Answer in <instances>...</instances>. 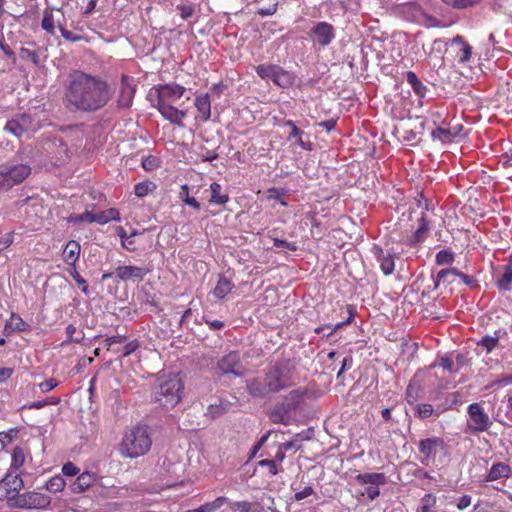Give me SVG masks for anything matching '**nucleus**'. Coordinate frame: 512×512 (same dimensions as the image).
Here are the masks:
<instances>
[{
	"mask_svg": "<svg viewBox=\"0 0 512 512\" xmlns=\"http://www.w3.org/2000/svg\"><path fill=\"white\" fill-rule=\"evenodd\" d=\"M112 90L104 79L82 71H74L65 85L63 102L71 112H95L112 98Z\"/></svg>",
	"mask_w": 512,
	"mask_h": 512,
	"instance_id": "nucleus-1",
	"label": "nucleus"
},
{
	"mask_svg": "<svg viewBox=\"0 0 512 512\" xmlns=\"http://www.w3.org/2000/svg\"><path fill=\"white\" fill-rule=\"evenodd\" d=\"M430 202L423 195L416 199L415 206H410L402 212L396 223V229L402 234L401 242L406 246H416L425 241L429 231V220L425 209H429Z\"/></svg>",
	"mask_w": 512,
	"mask_h": 512,
	"instance_id": "nucleus-2",
	"label": "nucleus"
},
{
	"mask_svg": "<svg viewBox=\"0 0 512 512\" xmlns=\"http://www.w3.org/2000/svg\"><path fill=\"white\" fill-rule=\"evenodd\" d=\"M152 90L156 95L154 107L161 116L178 127H184L183 120L187 112L178 109L174 104L185 94L186 88L178 83H166L158 84Z\"/></svg>",
	"mask_w": 512,
	"mask_h": 512,
	"instance_id": "nucleus-3",
	"label": "nucleus"
},
{
	"mask_svg": "<svg viewBox=\"0 0 512 512\" xmlns=\"http://www.w3.org/2000/svg\"><path fill=\"white\" fill-rule=\"evenodd\" d=\"M151 438L144 426H135L127 431L120 444L123 457L137 458L145 455L151 448Z\"/></svg>",
	"mask_w": 512,
	"mask_h": 512,
	"instance_id": "nucleus-4",
	"label": "nucleus"
},
{
	"mask_svg": "<svg viewBox=\"0 0 512 512\" xmlns=\"http://www.w3.org/2000/svg\"><path fill=\"white\" fill-rule=\"evenodd\" d=\"M183 388V382L178 375H169L160 382L155 392V401L163 407L173 408L181 401Z\"/></svg>",
	"mask_w": 512,
	"mask_h": 512,
	"instance_id": "nucleus-5",
	"label": "nucleus"
},
{
	"mask_svg": "<svg viewBox=\"0 0 512 512\" xmlns=\"http://www.w3.org/2000/svg\"><path fill=\"white\" fill-rule=\"evenodd\" d=\"M264 381L270 393L279 392L293 384L292 370L287 364L276 363L269 367Z\"/></svg>",
	"mask_w": 512,
	"mask_h": 512,
	"instance_id": "nucleus-6",
	"label": "nucleus"
},
{
	"mask_svg": "<svg viewBox=\"0 0 512 512\" xmlns=\"http://www.w3.org/2000/svg\"><path fill=\"white\" fill-rule=\"evenodd\" d=\"M24 488V481L21 473L8 470L5 476L0 480V501H6L12 507L16 503V498L21 494Z\"/></svg>",
	"mask_w": 512,
	"mask_h": 512,
	"instance_id": "nucleus-7",
	"label": "nucleus"
},
{
	"mask_svg": "<svg viewBox=\"0 0 512 512\" xmlns=\"http://www.w3.org/2000/svg\"><path fill=\"white\" fill-rule=\"evenodd\" d=\"M467 431L473 435L486 432L492 426V421L480 403H472L467 407Z\"/></svg>",
	"mask_w": 512,
	"mask_h": 512,
	"instance_id": "nucleus-8",
	"label": "nucleus"
},
{
	"mask_svg": "<svg viewBox=\"0 0 512 512\" xmlns=\"http://www.w3.org/2000/svg\"><path fill=\"white\" fill-rule=\"evenodd\" d=\"M217 370L225 376L243 377L246 374V367L242 363L239 352L232 351L217 361Z\"/></svg>",
	"mask_w": 512,
	"mask_h": 512,
	"instance_id": "nucleus-9",
	"label": "nucleus"
},
{
	"mask_svg": "<svg viewBox=\"0 0 512 512\" xmlns=\"http://www.w3.org/2000/svg\"><path fill=\"white\" fill-rule=\"evenodd\" d=\"M5 131L20 138L21 136L29 133H34L39 129L31 115L27 113L16 114L12 119L7 121Z\"/></svg>",
	"mask_w": 512,
	"mask_h": 512,
	"instance_id": "nucleus-10",
	"label": "nucleus"
},
{
	"mask_svg": "<svg viewBox=\"0 0 512 512\" xmlns=\"http://www.w3.org/2000/svg\"><path fill=\"white\" fill-rule=\"evenodd\" d=\"M418 450L420 462L423 465L429 466L435 462L438 452L446 450V443L440 437L425 438L419 441Z\"/></svg>",
	"mask_w": 512,
	"mask_h": 512,
	"instance_id": "nucleus-11",
	"label": "nucleus"
},
{
	"mask_svg": "<svg viewBox=\"0 0 512 512\" xmlns=\"http://www.w3.org/2000/svg\"><path fill=\"white\" fill-rule=\"evenodd\" d=\"M51 503V497L38 491H27L16 498L12 507L19 509H46Z\"/></svg>",
	"mask_w": 512,
	"mask_h": 512,
	"instance_id": "nucleus-12",
	"label": "nucleus"
},
{
	"mask_svg": "<svg viewBox=\"0 0 512 512\" xmlns=\"http://www.w3.org/2000/svg\"><path fill=\"white\" fill-rule=\"evenodd\" d=\"M63 26H65V15L62 9L47 8L44 10L41 27L46 33L55 35L56 28L61 30Z\"/></svg>",
	"mask_w": 512,
	"mask_h": 512,
	"instance_id": "nucleus-13",
	"label": "nucleus"
},
{
	"mask_svg": "<svg viewBox=\"0 0 512 512\" xmlns=\"http://www.w3.org/2000/svg\"><path fill=\"white\" fill-rule=\"evenodd\" d=\"M151 270L146 266H136V265H123L119 266L115 270V275L117 278L124 282L128 281H142Z\"/></svg>",
	"mask_w": 512,
	"mask_h": 512,
	"instance_id": "nucleus-14",
	"label": "nucleus"
},
{
	"mask_svg": "<svg viewBox=\"0 0 512 512\" xmlns=\"http://www.w3.org/2000/svg\"><path fill=\"white\" fill-rule=\"evenodd\" d=\"M46 151L49 153L51 161L56 166L64 164L69 158L68 146L60 138L55 137L47 142Z\"/></svg>",
	"mask_w": 512,
	"mask_h": 512,
	"instance_id": "nucleus-15",
	"label": "nucleus"
},
{
	"mask_svg": "<svg viewBox=\"0 0 512 512\" xmlns=\"http://www.w3.org/2000/svg\"><path fill=\"white\" fill-rule=\"evenodd\" d=\"M451 47L455 53V59L459 64H466L472 58L473 47L461 35H456L451 40Z\"/></svg>",
	"mask_w": 512,
	"mask_h": 512,
	"instance_id": "nucleus-16",
	"label": "nucleus"
},
{
	"mask_svg": "<svg viewBox=\"0 0 512 512\" xmlns=\"http://www.w3.org/2000/svg\"><path fill=\"white\" fill-rule=\"evenodd\" d=\"M136 92V85L134 79L128 75L123 74L121 77V86L118 96V105L127 108L132 104Z\"/></svg>",
	"mask_w": 512,
	"mask_h": 512,
	"instance_id": "nucleus-17",
	"label": "nucleus"
},
{
	"mask_svg": "<svg viewBox=\"0 0 512 512\" xmlns=\"http://www.w3.org/2000/svg\"><path fill=\"white\" fill-rule=\"evenodd\" d=\"M334 28L327 22H318L311 31V37L320 46H327L334 38Z\"/></svg>",
	"mask_w": 512,
	"mask_h": 512,
	"instance_id": "nucleus-18",
	"label": "nucleus"
},
{
	"mask_svg": "<svg viewBox=\"0 0 512 512\" xmlns=\"http://www.w3.org/2000/svg\"><path fill=\"white\" fill-rule=\"evenodd\" d=\"M98 480L96 473L85 471L77 476L70 484V491L74 494H81L93 487Z\"/></svg>",
	"mask_w": 512,
	"mask_h": 512,
	"instance_id": "nucleus-19",
	"label": "nucleus"
},
{
	"mask_svg": "<svg viewBox=\"0 0 512 512\" xmlns=\"http://www.w3.org/2000/svg\"><path fill=\"white\" fill-rule=\"evenodd\" d=\"M371 251L376 257L383 274L386 276L393 274L395 270V255L391 253L385 254L383 249L378 245H373Z\"/></svg>",
	"mask_w": 512,
	"mask_h": 512,
	"instance_id": "nucleus-20",
	"label": "nucleus"
},
{
	"mask_svg": "<svg viewBox=\"0 0 512 512\" xmlns=\"http://www.w3.org/2000/svg\"><path fill=\"white\" fill-rule=\"evenodd\" d=\"M6 178L9 180L10 188L14 185L20 184L31 173V168L25 164H18L12 167H3Z\"/></svg>",
	"mask_w": 512,
	"mask_h": 512,
	"instance_id": "nucleus-21",
	"label": "nucleus"
},
{
	"mask_svg": "<svg viewBox=\"0 0 512 512\" xmlns=\"http://www.w3.org/2000/svg\"><path fill=\"white\" fill-rule=\"evenodd\" d=\"M194 105L198 113L196 119L203 123L209 121L211 118V99L209 94L196 95Z\"/></svg>",
	"mask_w": 512,
	"mask_h": 512,
	"instance_id": "nucleus-22",
	"label": "nucleus"
},
{
	"mask_svg": "<svg viewBox=\"0 0 512 512\" xmlns=\"http://www.w3.org/2000/svg\"><path fill=\"white\" fill-rule=\"evenodd\" d=\"M512 474V468L503 462L494 463L487 475L484 478V482H492L503 478H509Z\"/></svg>",
	"mask_w": 512,
	"mask_h": 512,
	"instance_id": "nucleus-23",
	"label": "nucleus"
},
{
	"mask_svg": "<svg viewBox=\"0 0 512 512\" xmlns=\"http://www.w3.org/2000/svg\"><path fill=\"white\" fill-rule=\"evenodd\" d=\"M80 252L81 246L78 241H68L62 252L64 262L69 266L75 267L76 263L79 260Z\"/></svg>",
	"mask_w": 512,
	"mask_h": 512,
	"instance_id": "nucleus-24",
	"label": "nucleus"
},
{
	"mask_svg": "<svg viewBox=\"0 0 512 512\" xmlns=\"http://www.w3.org/2000/svg\"><path fill=\"white\" fill-rule=\"evenodd\" d=\"M462 129V125H458L456 128H449L446 126L439 125L431 131V137L434 140H439L442 143L451 142Z\"/></svg>",
	"mask_w": 512,
	"mask_h": 512,
	"instance_id": "nucleus-25",
	"label": "nucleus"
},
{
	"mask_svg": "<svg viewBox=\"0 0 512 512\" xmlns=\"http://www.w3.org/2000/svg\"><path fill=\"white\" fill-rule=\"evenodd\" d=\"M210 190V204L225 205L229 201V195L223 192L221 184L212 182L209 187Z\"/></svg>",
	"mask_w": 512,
	"mask_h": 512,
	"instance_id": "nucleus-26",
	"label": "nucleus"
},
{
	"mask_svg": "<svg viewBox=\"0 0 512 512\" xmlns=\"http://www.w3.org/2000/svg\"><path fill=\"white\" fill-rule=\"evenodd\" d=\"M5 330L10 332H27L31 330V327L20 315L12 313L9 320L6 321Z\"/></svg>",
	"mask_w": 512,
	"mask_h": 512,
	"instance_id": "nucleus-27",
	"label": "nucleus"
},
{
	"mask_svg": "<svg viewBox=\"0 0 512 512\" xmlns=\"http://www.w3.org/2000/svg\"><path fill=\"white\" fill-rule=\"evenodd\" d=\"M234 288V283L228 278L221 276L212 291V294L215 299L222 300L224 299Z\"/></svg>",
	"mask_w": 512,
	"mask_h": 512,
	"instance_id": "nucleus-28",
	"label": "nucleus"
},
{
	"mask_svg": "<svg viewBox=\"0 0 512 512\" xmlns=\"http://www.w3.org/2000/svg\"><path fill=\"white\" fill-rule=\"evenodd\" d=\"M295 76L292 72H289L282 67H278L272 82L282 88H288L293 85Z\"/></svg>",
	"mask_w": 512,
	"mask_h": 512,
	"instance_id": "nucleus-29",
	"label": "nucleus"
},
{
	"mask_svg": "<svg viewBox=\"0 0 512 512\" xmlns=\"http://www.w3.org/2000/svg\"><path fill=\"white\" fill-rule=\"evenodd\" d=\"M246 387L249 394L255 398H264L270 393L265 381L261 382L258 379L246 381Z\"/></svg>",
	"mask_w": 512,
	"mask_h": 512,
	"instance_id": "nucleus-30",
	"label": "nucleus"
},
{
	"mask_svg": "<svg viewBox=\"0 0 512 512\" xmlns=\"http://www.w3.org/2000/svg\"><path fill=\"white\" fill-rule=\"evenodd\" d=\"M227 503H228L227 497L219 496L211 502H206V503L200 505L199 507L190 509L186 512H217Z\"/></svg>",
	"mask_w": 512,
	"mask_h": 512,
	"instance_id": "nucleus-31",
	"label": "nucleus"
},
{
	"mask_svg": "<svg viewBox=\"0 0 512 512\" xmlns=\"http://www.w3.org/2000/svg\"><path fill=\"white\" fill-rule=\"evenodd\" d=\"M355 479L360 484H371L372 486H379L386 483L385 475L376 472L358 474Z\"/></svg>",
	"mask_w": 512,
	"mask_h": 512,
	"instance_id": "nucleus-32",
	"label": "nucleus"
},
{
	"mask_svg": "<svg viewBox=\"0 0 512 512\" xmlns=\"http://www.w3.org/2000/svg\"><path fill=\"white\" fill-rule=\"evenodd\" d=\"M503 274L498 278L496 285L501 291H508L512 285V256L509 259V263L504 266Z\"/></svg>",
	"mask_w": 512,
	"mask_h": 512,
	"instance_id": "nucleus-33",
	"label": "nucleus"
},
{
	"mask_svg": "<svg viewBox=\"0 0 512 512\" xmlns=\"http://www.w3.org/2000/svg\"><path fill=\"white\" fill-rule=\"evenodd\" d=\"M231 407V402H229L228 400L220 399L218 403L210 404L207 407L206 413L212 418H217L223 415L224 413L228 412Z\"/></svg>",
	"mask_w": 512,
	"mask_h": 512,
	"instance_id": "nucleus-34",
	"label": "nucleus"
},
{
	"mask_svg": "<svg viewBox=\"0 0 512 512\" xmlns=\"http://www.w3.org/2000/svg\"><path fill=\"white\" fill-rule=\"evenodd\" d=\"M26 462V452L22 447H15L11 454V465L10 469L11 471H14L17 473L18 470H20Z\"/></svg>",
	"mask_w": 512,
	"mask_h": 512,
	"instance_id": "nucleus-35",
	"label": "nucleus"
},
{
	"mask_svg": "<svg viewBox=\"0 0 512 512\" xmlns=\"http://www.w3.org/2000/svg\"><path fill=\"white\" fill-rule=\"evenodd\" d=\"M406 80L411 85L416 95L419 97L425 96L427 87L418 79L417 75L413 71L407 72Z\"/></svg>",
	"mask_w": 512,
	"mask_h": 512,
	"instance_id": "nucleus-36",
	"label": "nucleus"
},
{
	"mask_svg": "<svg viewBox=\"0 0 512 512\" xmlns=\"http://www.w3.org/2000/svg\"><path fill=\"white\" fill-rule=\"evenodd\" d=\"M65 331L67 339L62 343L63 345L68 343H81L84 339V332L78 330L74 324L67 325Z\"/></svg>",
	"mask_w": 512,
	"mask_h": 512,
	"instance_id": "nucleus-37",
	"label": "nucleus"
},
{
	"mask_svg": "<svg viewBox=\"0 0 512 512\" xmlns=\"http://www.w3.org/2000/svg\"><path fill=\"white\" fill-rule=\"evenodd\" d=\"M346 310H347V313H348L347 319H345L342 322L337 323L334 327H332L330 332L325 336L326 338H329L337 330L343 328L344 326L350 325L353 322V319H354V317L356 315V308H355V306L352 305V304H348V305H346Z\"/></svg>",
	"mask_w": 512,
	"mask_h": 512,
	"instance_id": "nucleus-38",
	"label": "nucleus"
},
{
	"mask_svg": "<svg viewBox=\"0 0 512 512\" xmlns=\"http://www.w3.org/2000/svg\"><path fill=\"white\" fill-rule=\"evenodd\" d=\"M436 496L432 493L425 494L420 501V506L417 512H436Z\"/></svg>",
	"mask_w": 512,
	"mask_h": 512,
	"instance_id": "nucleus-39",
	"label": "nucleus"
},
{
	"mask_svg": "<svg viewBox=\"0 0 512 512\" xmlns=\"http://www.w3.org/2000/svg\"><path fill=\"white\" fill-rule=\"evenodd\" d=\"M462 274L457 268H446L442 269L437 273L435 286L437 287L442 281L447 284H452L454 280H448V276L459 277Z\"/></svg>",
	"mask_w": 512,
	"mask_h": 512,
	"instance_id": "nucleus-40",
	"label": "nucleus"
},
{
	"mask_svg": "<svg viewBox=\"0 0 512 512\" xmlns=\"http://www.w3.org/2000/svg\"><path fill=\"white\" fill-rule=\"evenodd\" d=\"M278 67L279 66L275 65V64H260L255 69H256L257 75L260 78L270 79L272 81Z\"/></svg>",
	"mask_w": 512,
	"mask_h": 512,
	"instance_id": "nucleus-41",
	"label": "nucleus"
},
{
	"mask_svg": "<svg viewBox=\"0 0 512 512\" xmlns=\"http://www.w3.org/2000/svg\"><path fill=\"white\" fill-rule=\"evenodd\" d=\"M66 486L64 478L60 475H55L47 480L45 488L52 493L61 492Z\"/></svg>",
	"mask_w": 512,
	"mask_h": 512,
	"instance_id": "nucleus-42",
	"label": "nucleus"
},
{
	"mask_svg": "<svg viewBox=\"0 0 512 512\" xmlns=\"http://www.w3.org/2000/svg\"><path fill=\"white\" fill-rule=\"evenodd\" d=\"M19 57L27 62H31L38 66L40 63V56L36 50H31L26 47H21L19 50Z\"/></svg>",
	"mask_w": 512,
	"mask_h": 512,
	"instance_id": "nucleus-43",
	"label": "nucleus"
},
{
	"mask_svg": "<svg viewBox=\"0 0 512 512\" xmlns=\"http://www.w3.org/2000/svg\"><path fill=\"white\" fill-rule=\"evenodd\" d=\"M483 0H442L446 5L455 9H467L478 5Z\"/></svg>",
	"mask_w": 512,
	"mask_h": 512,
	"instance_id": "nucleus-44",
	"label": "nucleus"
},
{
	"mask_svg": "<svg viewBox=\"0 0 512 512\" xmlns=\"http://www.w3.org/2000/svg\"><path fill=\"white\" fill-rule=\"evenodd\" d=\"M454 260V253L448 249H443L437 252L435 259L437 265H451Z\"/></svg>",
	"mask_w": 512,
	"mask_h": 512,
	"instance_id": "nucleus-45",
	"label": "nucleus"
},
{
	"mask_svg": "<svg viewBox=\"0 0 512 512\" xmlns=\"http://www.w3.org/2000/svg\"><path fill=\"white\" fill-rule=\"evenodd\" d=\"M156 185L151 181L139 182L135 185L134 192L138 197H145L149 192L153 191Z\"/></svg>",
	"mask_w": 512,
	"mask_h": 512,
	"instance_id": "nucleus-46",
	"label": "nucleus"
},
{
	"mask_svg": "<svg viewBox=\"0 0 512 512\" xmlns=\"http://www.w3.org/2000/svg\"><path fill=\"white\" fill-rule=\"evenodd\" d=\"M177 10L179 11L180 17L183 20H188L195 13V5L191 2L180 3L177 5Z\"/></svg>",
	"mask_w": 512,
	"mask_h": 512,
	"instance_id": "nucleus-47",
	"label": "nucleus"
},
{
	"mask_svg": "<svg viewBox=\"0 0 512 512\" xmlns=\"http://www.w3.org/2000/svg\"><path fill=\"white\" fill-rule=\"evenodd\" d=\"M59 403H60V398L51 396V397H47L44 400L32 402L28 406V408L29 409H41L47 405H57Z\"/></svg>",
	"mask_w": 512,
	"mask_h": 512,
	"instance_id": "nucleus-48",
	"label": "nucleus"
},
{
	"mask_svg": "<svg viewBox=\"0 0 512 512\" xmlns=\"http://www.w3.org/2000/svg\"><path fill=\"white\" fill-rule=\"evenodd\" d=\"M18 430L15 428L9 429L8 431H1L0 432V444L1 447L4 448L8 444H10L13 439L17 436Z\"/></svg>",
	"mask_w": 512,
	"mask_h": 512,
	"instance_id": "nucleus-49",
	"label": "nucleus"
},
{
	"mask_svg": "<svg viewBox=\"0 0 512 512\" xmlns=\"http://www.w3.org/2000/svg\"><path fill=\"white\" fill-rule=\"evenodd\" d=\"M258 465L261 467H267L268 468V474L270 476L277 475L282 469H279L278 464L276 463V460L272 459H264L258 462Z\"/></svg>",
	"mask_w": 512,
	"mask_h": 512,
	"instance_id": "nucleus-50",
	"label": "nucleus"
},
{
	"mask_svg": "<svg viewBox=\"0 0 512 512\" xmlns=\"http://www.w3.org/2000/svg\"><path fill=\"white\" fill-rule=\"evenodd\" d=\"M433 412V406L429 403H422L417 405L416 414L421 419L429 418Z\"/></svg>",
	"mask_w": 512,
	"mask_h": 512,
	"instance_id": "nucleus-51",
	"label": "nucleus"
},
{
	"mask_svg": "<svg viewBox=\"0 0 512 512\" xmlns=\"http://www.w3.org/2000/svg\"><path fill=\"white\" fill-rule=\"evenodd\" d=\"M283 125L290 128V133L287 136L288 141H292L293 138H296L297 136L304 135V132L300 130L292 120H284Z\"/></svg>",
	"mask_w": 512,
	"mask_h": 512,
	"instance_id": "nucleus-52",
	"label": "nucleus"
},
{
	"mask_svg": "<svg viewBox=\"0 0 512 512\" xmlns=\"http://www.w3.org/2000/svg\"><path fill=\"white\" fill-rule=\"evenodd\" d=\"M86 215H92V212L85 211L82 214H71L70 216L67 217L66 220L68 223H73V224H79L81 222L92 223L91 218H89Z\"/></svg>",
	"mask_w": 512,
	"mask_h": 512,
	"instance_id": "nucleus-53",
	"label": "nucleus"
},
{
	"mask_svg": "<svg viewBox=\"0 0 512 512\" xmlns=\"http://www.w3.org/2000/svg\"><path fill=\"white\" fill-rule=\"evenodd\" d=\"M71 277L77 283L78 287L84 294H88V285L86 280L79 274V272L74 268L73 271L70 272Z\"/></svg>",
	"mask_w": 512,
	"mask_h": 512,
	"instance_id": "nucleus-54",
	"label": "nucleus"
},
{
	"mask_svg": "<svg viewBox=\"0 0 512 512\" xmlns=\"http://www.w3.org/2000/svg\"><path fill=\"white\" fill-rule=\"evenodd\" d=\"M498 338L493 336H484L478 345L483 346L486 351L491 352L498 344Z\"/></svg>",
	"mask_w": 512,
	"mask_h": 512,
	"instance_id": "nucleus-55",
	"label": "nucleus"
},
{
	"mask_svg": "<svg viewBox=\"0 0 512 512\" xmlns=\"http://www.w3.org/2000/svg\"><path fill=\"white\" fill-rule=\"evenodd\" d=\"M80 469L73 462H67L62 466V473L65 476L73 477L79 475Z\"/></svg>",
	"mask_w": 512,
	"mask_h": 512,
	"instance_id": "nucleus-56",
	"label": "nucleus"
},
{
	"mask_svg": "<svg viewBox=\"0 0 512 512\" xmlns=\"http://www.w3.org/2000/svg\"><path fill=\"white\" fill-rule=\"evenodd\" d=\"M278 10V1L273 2L268 7L259 8L257 10V14L265 17V16H271L274 15Z\"/></svg>",
	"mask_w": 512,
	"mask_h": 512,
	"instance_id": "nucleus-57",
	"label": "nucleus"
},
{
	"mask_svg": "<svg viewBox=\"0 0 512 512\" xmlns=\"http://www.w3.org/2000/svg\"><path fill=\"white\" fill-rule=\"evenodd\" d=\"M230 507L239 512H252V504L248 501H237L232 503Z\"/></svg>",
	"mask_w": 512,
	"mask_h": 512,
	"instance_id": "nucleus-58",
	"label": "nucleus"
},
{
	"mask_svg": "<svg viewBox=\"0 0 512 512\" xmlns=\"http://www.w3.org/2000/svg\"><path fill=\"white\" fill-rule=\"evenodd\" d=\"M273 245L276 248H285V249H287L289 251H296L297 250V246H296L295 243L288 242L286 240H281V239H278V238H273Z\"/></svg>",
	"mask_w": 512,
	"mask_h": 512,
	"instance_id": "nucleus-59",
	"label": "nucleus"
},
{
	"mask_svg": "<svg viewBox=\"0 0 512 512\" xmlns=\"http://www.w3.org/2000/svg\"><path fill=\"white\" fill-rule=\"evenodd\" d=\"M140 347V342L137 339H134L123 347V357H127L134 353Z\"/></svg>",
	"mask_w": 512,
	"mask_h": 512,
	"instance_id": "nucleus-60",
	"label": "nucleus"
},
{
	"mask_svg": "<svg viewBox=\"0 0 512 512\" xmlns=\"http://www.w3.org/2000/svg\"><path fill=\"white\" fill-rule=\"evenodd\" d=\"M58 386V382L54 378L47 379L39 384L41 392L47 393Z\"/></svg>",
	"mask_w": 512,
	"mask_h": 512,
	"instance_id": "nucleus-61",
	"label": "nucleus"
},
{
	"mask_svg": "<svg viewBox=\"0 0 512 512\" xmlns=\"http://www.w3.org/2000/svg\"><path fill=\"white\" fill-rule=\"evenodd\" d=\"M314 493H315V491L312 486H306V487H304V489H302L301 491H298L294 494V499L296 501H301L307 497H310Z\"/></svg>",
	"mask_w": 512,
	"mask_h": 512,
	"instance_id": "nucleus-62",
	"label": "nucleus"
},
{
	"mask_svg": "<svg viewBox=\"0 0 512 512\" xmlns=\"http://www.w3.org/2000/svg\"><path fill=\"white\" fill-rule=\"evenodd\" d=\"M440 366L443 367L444 370L448 371V372H455V368H454V362L453 360L448 357V356H445V357H441L440 359Z\"/></svg>",
	"mask_w": 512,
	"mask_h": 512,
	"instance_id": "nucleus-63",
	"label": "nucleus"
},
{
	"mask_svg": "<svg viewBox=\"0 0 512 512\" xmlns=\"http://www.w3.org/2000/svg\"><path fill=\"white\" fill-rule=\"evenodd\" d=\"M461 281L468 287L474 288L478 286L477 279L474 276L462 273L460 275Z\"/></svg>",
	"mask_w": 512,
	"mask_h": 512,
	"instance_id": "nucleus-64",
	"label": "nucleus"
}]
</instances>
